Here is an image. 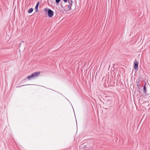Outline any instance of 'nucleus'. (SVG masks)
I'll return each instance as SVG.
<instances>
[{"label":"nucleus","instance_id":"nucleus-1","mask_svg":"<svg viewBox=\"0 0 150 150\" xmlns=\"http://www.w3.org/2000/svg\"><path fill=\"white\" fill-rule=\"evenodd\" d=\"M73 3V1L72 0H69L68 1V3H66V4L65 6L61 4V6L64 10L69 11L71 9V7L72 6Z\"/></svg>","mask_w":150,"mask_h":150},{"label":"nucleus","instance_id":"nucleus-2","mask_svg":"<svg viewBox=\"0 0 150 150\" xmlns=\"http://www.w3.org/2000/svg\"><path fill=\"white\" fill-rule=\"evenodd\" d=\"M43 11H45V15H47L49 18H52L54 15V12L50 9L48 8H45L44 9Z\"/></svg>","mask_w":150,"mask_h":150},{"label":"nucleus","instance_id":"nucleus-3","mask_svg":"<svg viewBox=\"0 0 150 150\" xmlns=\"http://www.w3.org/2000/svg\"><path fill=\"white\" fill-rule=\"evenodd\" d=\"M135 60L136 61L134 62V68L135 70H138V65L139 62L136 60V59Z\"/></svg>","mask_w":150,"mask_h":150},{"label":"nucleus","instance_id":"nucleus-4","mask_svg":"<svg viewBox=\"0 0 150 150\" xmlns=\"http://www.w3.org/2000/svg\"><path fill=\"white\" fill-rule=\"evenodd\" d=\"M40 73V71L35 72L32 73L33 78L38 77Z\"/></svg>","mask_w":150,"mask_h":150},{"label":"nucleus","instance_id":"nucleus-5","mask_svg":"<svg viewBox=\"0 0 150 150\" xmlns=\"http://www.w3.org/2000/svg\"><path fill=\"white\" fill-rule=\"evenodd\" d=\"M146 83H145L144 85L143 86V92L144 94L148 95L149 94V93H148L147 91V89L146 88Z\"/></svg>","mask_w":150,"mask_h":150},{"label":"nucleus","instance_id":"nucleus-6","mask_svg":"<svg viewBox=\"0 0 150 150\" xmlns=\"http://www.w3.org/2000/svg\"><path fill=\"white\" fill-rule=\"evenodd\" d=\"M39 4V1H38L35 7V10L36 12H37L38 11V8Z\"/></svg>","mask_w":150,"mask_h":150},{"label":"nucleus","instance_id":"nucleus-7","mask_svg":"<svg viewBox=\"0 0 150 150\" xmlns=\"http://www.w3.org/2000/svg\"><path fill=\"white\" fill-rule=\"evenodd\" d=\"M27 78L28 80H30L31 79L33 78L32 74L28 76Z\"/></svg>","mask_w":150,"mask_h":150},{"label":"nucleus","instance_id":"nucleus-8","mask_svg":"<svg viewBox=\"0 0 150 150\" xmlns=\"http://www.w3.org/2000/svg\"><path fill=\"white\" fill-rule=\"evenodd\" d=\"M140 83H141L140 79L138 78L136 80V85H138V84H139Z\"/></svg>","mask_w":150,"mask_h":150},{"label":"nucleus","instance_id":"nucleus-9","mask_svg":"<svg viewBox=\"0 0 150 150\" xmlns=\"http://www.w3.org/2000/svg\"><path fill=\"white\" fill-rule=\"evenodd\" d=\"M33 8H30L28 11V13H31L33 11Z\"/></svg>","mask_w":150,"mask_h":150},{"label":"nucleus","instance_id":"nucleus-10","mask_svg":"<svg viewBox=\"0 0 150 150\" xmlns=\"http://www.w3.org/2000/svg\"><path fill=\"white\" fill-rule=\"evenodd\" d=\"M61 0H55V2L57 4H59Z\"/></svg>","mask_w":150,"mask_h":150},{"label":"nucleus","instance_id":"nucleus-11","mask_svg":"<svg viewBox=\"0 0 150 150\" xmlns=\"http://www.w3.org/2000/svg\"><path fill=\"white\" fill-rule=\"evenodd\" d=\"M137 85V87H138L139 89V87L140 86H141V83H140L138 84V85Z\"/></svg>","mask_w":150,"mask_h":150},{"label":"nucleus","instance_id":"nucleus-12","mask_svg":"<svg viewBox=\"0 0 150 150\" xmlns=\"http://www.w3.org/2000/svg\"><path fill=\"white\" fill-rule=\"evenodd\" d=\"M63 1L65 3H67L68 1V0H63Z\"/></svg>","mask_w":150,"mask_h":150},{"label":"nucleus","instance_id":"nucleus-13","mask_svg":"<svg viewBox=\"0 0 150 150\" xmlns=\"http://www.w3.org/2000/svg\"><path fill=\"white\" fill-rule=\"evenodd\" d=\"M22 85V86H19V87H20L21 86H26V85Z\"/></svg>","mask_w":150,"mask_h":150},{"label":"nucleus","instance_id":"nucleus-14","mask_svg":"<svg viewBox=\"0 0 150 150\" xmlns=\"http://www.w3.org/2000/svg\"><path fill=\"white\" fill-rule=\"evenodd\" d=\"M21 43L19 44V47H20V46H21Z\"/></svg>","mask_w":150,"mask_h":150}]
</instances>
